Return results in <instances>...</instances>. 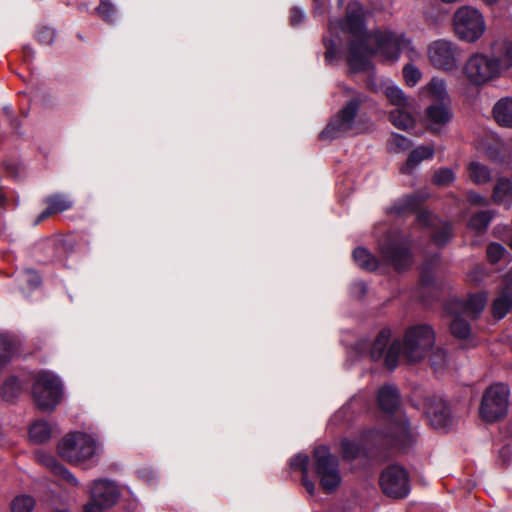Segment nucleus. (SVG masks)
Instances as JSON below:
<instances>
[{
	"instance_id": "1",
	"label": "nucleus",
	"mask_w": 512,
	"mask_h": 512,
	"mask_svg": "<svg viewBox=\"0 0 512 512\" xmlns=\"http://www.w3.org/2000/svg\"><path fill=\"white\" fill-rule=\"evenodd\" d=\"M367 11L357 1L347 6L346 17L342 20L331 21L329 30L332 35L343 31L351 36L349 45L348 64L354 72L363 71L370 67V58L380 54L384 60L395 62L401 52L414 61L420 58L419 51L413 46L411 39L403 33L390 30L368 32L365 21Z\"/></svg>"
},
{
	"instance_id": "2",
	"label": "nucleus",
	"mask_w": 512,
	"mask_h": 512,
	"mask_svg": "<svg viewBox=\"0 0 512 512\" xmlns=\"http://www.w3.org/2000/svg\"><path fill=\"white\" fill-rule=\"evenodd\" d=\"M435 331L429 324L409 326L401 339L394 340L386 354L385 366L394 369L400 357L408 363L423 361L435 345Z\"/></svg>"
},
{
	"instance_id": "3",
	"label": "nucleus",
	"mask_w": 512,
	"mask_h": 512,
	"mask_svg": "<svg viewBox=\"0 0 512 512\" xmlns=\"http://www.w3.org/2000/svg\"><path fill=\"white\" fill-rule=\"evenodd\" d=\"M58 451L60 456L70 464L89 469L98 463L103 446L93 435L74 431L62 438Z\"/></svg>"
},
{
	"instance_id": "4",
	"label": "nucleus",
	"mask_w": 512,
	"mask_h": 512,
	"mask_svg": "<svg viewBox=\"0 0 512 512\" xmlns=\"http://www.w3.org/2000/svg\"><path fill=\"white\" fill-rule=\"evenodd\" d=\"M32 397L37 407L43 411H53L63 398V383L50 371H40L34 375Z\"/></svg>"
},
{
	"instance_id": "5",
	"label": "nucleus",
	"mask_w": 512,
	"mask_h": 512,
	"mask_svg": "<svg viewBox=\"0 0 512 512\" xmlns=\"http://www.w3.org/2000/svg\"><path fill=\"white\" fill-rule=\"evenodd\" d=\"M509 387L502 383H495L488 387L482 396L479 413L487 423H493L504 418L509 406Z\"/></svg>"
},
{
	"instance_id": "6",
	"label": "nucleus",
	"mask_w": 512,
	"mask_h": 512,
	"mask_svg": "<svg viewBox=\"0 0 512 512\" xmlns=\"http://www.w3.org/2000/svg\"><path fill=\"white\" fill-rule=\"evenodd\" d=\"M362 102H364L363 97L351 99L327 124L320 138L331 141L348 132L359 133L356 128V116Z\"/></svg>"
},
{
	"instance_id": "7",
	"label": "nucleus",
	"mask_w": 512,
	"mask_h": 512,
	"mask_svg": "<svg viewBox=\"0 0 512 512\" xmlns=\"http://www.w3.org/2000/svg\"><path fill=\"white\" fill-rule=\"evenodd\" d=\"M427 57L435 69L454 72L460 67L462 49L455 42L438 39L428 46Z\"/></svg>"
},
{
	"instance_id": "8",
	"label": "nucleus",
	"mask_w": 512,
	"mask_h": 512,
	"mask_svg": "<svg viewBox=\"0 0 512 512\" xmlns=\"http://www.w3.org/2000/svg\"><path fill=\"white\" fill-rule=\"evenodd\" d=\"M453 25L456 35L470 43L477 41L486 30L483 15L470 6H462L455 12Z\"/></svg>"
},
{
	"instance_id": "9",
	"label": "nucleus",
	"mask_w": 512,
	"mask_h": 512,
	"mask_svg": "<svg viewBox=\"0 0 512 512\" xmlns=\"http://www.w3.org/2000/svg\"><path fill=\"white\" fill-rule=\"evenodd\" d=\"M462 71L467 81L476 86L483 85L501 74L497 60L483 53H474L469 56Z\"/></svg>"
},
{
	"instance_id": "10",
	"label": "nucleus",
	"mask_w": 512,
	"mask_h": 512,
	"mask_svg": "<svg viewBox=\"0 0 512 512\" xmlns=\"http://www.w3.org/2000/svg\"><path fill=\"white\" fill-rule=\"evenodd\" d=\"M409 239L393 232L379 242V249L384 260L391 264L396 270H403L412 264V254L409 249Z\"/></svg>"
},
{
	"instance_id": "11",
	"label": "nucleus",
	"mask_w": 512,
	"mask_h": 512,
	"mask_svg": "<svg viewBox=\"0 0 512 512\" xmlns=\"http://www.w3.org/2000/svg\"><path fill=\"white\" fill-rule=\"evenodd\" d=\"M314 469L324 491L331 492L341 482L337 458L326 446H318L313 451Z\"/></svg>"
},
{
	"instance_id": "12",
	"label": "nucleus",
	"mask_w": 512,
	"mask_h": 512,
	"mask_svg": "<svg viewBox=\"0 0 512 512\" xmlns=\"http://www.w3.org/2000/svg\"><path fill=\"white\" fill-rule=\"evenodd\" d=\"M380 485L383 492L391 498H404L410 492L408 473L398 465L389 466L382 472Z\"/></svg>"
},
{
	"instance_id": "13",
	"label": "nucleus",
	"mask_w": 512,
	"mask_h": 512,
	"mask_svg": "<svg viewBox=\"0 0 512 512\" xmlns=\"http://www.w3.org/2000/svg\"><path fill=\"white\" fill-rule=\"evenodd\" d=\"M386 438L387 443L398 446L401 449H405L413 444L415 437L403 413L398 412L396 416L389 418V429Z\"/></svg>"
},
{
	"instance_id": "14",
	"label": "nucleus",
	"mask_w": 512,
	"mask_h": 512,
	"mask_svg": "<svg viewBox=\"0 0 512 512\" xmlns=\"http://www.w3.org/2000/svg\"><path fill=\"white\" fill-rule=\"evenodd\" d=\"M425 414L430 425L437 430H447L454 418L448 404L442 399L429 398L425 402Z\"/></svg>"
},
{
	"instance_id": "15",
	"label": "nucleus",
	"mask_w": 512,
	"mask_h": 512,
	"mask_svg": "<svg viewBox=\"0 0 512 512\" xmlns=\"http://www.w3.org/2000/svg\"><path fill=\"white\" fill-rule=\"evenodd\" d=\"M90 493L94 501H97L106 508L114 505L119 497L116 485L105 479L95 480L91 486Z\"/></svg>"
},
{
	"instance_id": "16",
	"label": "nucleus",
	"mask_w": 512,
	"mask_h": 512,
	"mask_svg": "<svg viewBox=\"0 0 512 512\" xmlns=\"http://www.w3.org/2000/svg\"><path fill=\"white\" fill-rule=\"evenodd\" d=\"M450 102H436L425 110V122L430 130L437 131L446 125L451 117Z\"/></svg>"
},
{
	"instance_id": "17",
	"label": "nucleus",
	"mask_w": 512,
	"mask_h": 512,
	"mask_svg": "<svg viewBox=\"0 0 512 512\" xmlns=\"http://www.w3.org/2000/svg\"><path fill=\"white\" fill-rule=\"evenodd\" d=\"M503 281L499 296L492 305L493 316L498 319L505 317L512 307V271L505 275Z\"/></svg>"
},
{
	"instance_id": "18",
	"label": "nucleus",
	"mask_w": 512,
	"mask_h": 512,
	"mask_svg": "<svg viewBox=\"0 0 512 512\" xmlns=\"http://www.w3.org/2000/svg\"><path fill=\"white\" fill-rule=\"evenodd\" d=\"M420 98L434 99L436 102H450L446 81L439 77H433L419 90Z\"/></svg>"
},
{
	"instance_id": "19",
	"label": "nucleus",
	"mask_w": 512,
	"mask_h": 512,
	"mask_svg": "<svg viewBox=\"0 0 512 512\" xmlns=\"http://www.w3.org/2000/svg\"><path fill=\"white\" fill-rule=\"evenodd\" d=\"M20 347L21 341L16 335L0 332V366H6L19 352Z\"/></svg>"
},
{
	"instance_id": "20",
	"label": "nucleus",
	"mask_w": 512,
	"mask_h": 512,
	"mask_svg": "<svg viewBox=\"0 0 512 512\" xmlns=\"http://www.w3.org/2000/svg\"><path fill=\"white\" fill-rule=\"evenodd\" d=\"M39 461L49 468L55 475H58L62 477L64 480L67 481L72 486H78L79 481L78 479L61 463L58 462V460L49 454L41 453L38 455Z\"/></svg>"
},
{
	"instance_id": "21",
	"label": "nucleus",
	"mask_w": 512,
	"mask_h": 512,
	"mask_svg": "<svg viewBox=\"0 0 512 512\" xmlns=\"http://www.w3.org/2000/svg\"><path fill=\"white\" fill-rule=\"evenodd\" d=\"M494 203L503 205L507 209L512 205V178H499L492 195Z\"/></svg>"
},
{
	"instance_id": "22",
	"label": "nucleus",
	"mask_w": 512,
	"mask_h": 512,
	"mask_svg": "<svg viewBox=\"0 0 512 512\" xmlns=\"http://www.w3.org/2000/svg\"><path fill=\"white\" fill-rule=\"evenodd\" d=\"M399 400V392L395 386L385 385L379 389L378 403L384 411L388 413L394 412L399 405Z\"/></svg>"
},
{
	"instance_id": "23",
	"label": "nucleus",
	"mask_w": 512,
	"mask_h": 512,
	"mask_svg": "<svg viewBox=\"0 0 512 512\" xmlns=\"http://www.w3.org/2000/svg\"><path fill=\"white\" fill-rule=\"evenodd\" d=\"M493 115L500 126L512 128V97L498 100L493 107Z\"/></svg>"
},
{
	"instance_id": "24",
	"label": "nucleus",
	"mask_w": 512,
	"mask_h": 512,
	"mask_svg": "<svg viewBox=\"0 0 512 512\" xmlns=\"http://www.w3.org/2000/svg\"><path fill=\"white\" fill-rule=\"evenodd\" d=\"M309 457L306 454H298L290 460V467L292 470L300 471L302 473V484L310 495L315 492V484L309 479Z\"/></svg>"
},
{
	"instance_id": "25",
	"label": "nucleus",
	"mask_w": 512,
	"mask_h": 512,
	"mask_svg": "<svg viewBox=\"0 0 512 512\" xmlns=\"http://www.w3.org/2000/svg\"><path fill=\"white\" fill-rule=\"evenodd\" d=\"M391 332L390 330H382L375 340L373 341L370 348V357L373 361L384 360L386 358V354L389 351V342H390Z\"/></svg>"
},
{
	"instance_id": "26",
	"label": "nucleus",
	"mask_w": 512,
	"mask_h": 512,
	"mask_svg": "<svg viewBox=\"0 0 512 512\" xmlns=\"http://www.w3.org/2000/svg\"><path fill=\"white\" fill-rule=\"evenodd\" d=\"M412 108H395L389 114L391 123L398 129L408 130L414 126L415 118L412 114Z\"/></svg>"
},
{
	"instance_id": "27",
	"label": "nucleus",
	"mask_w": 512,
	"mask_h": 512,
	"mask_svg": "<svg viewBox=\"0 0 512 512\" xmlns=\"http://www.w3.org/2000/svg\"><path fill=\"white\" fill-rule=\"evenodd\" d=\"M433 155V146L426 145L417 147L409 154L406 164L401 169L402 173H410L423 160L432 158Z\"/></svg>"
},
{
	"instance_id": "28",
	"label": "nucleus",
	"mask_w": 512,
	"mask_h": 512,
	"mask_svg": "<svg viewBox=\"0 0 512 512\" xmlns=\"http://www.w3.org/2000/svg\"><path fill=\"white\" fill-rule=\"evenodd\" d=\"M493 58L500 64V73L512 67V42H498L493 46Z\"/></svg>"
},
{
	"instance_id": "29",
	"label": "nucleus",
	"mask_w": 512,
	"mask_h": 512,
	"mask_svg": "<svg viewBox=\"0 0 512 512\" xmlns=\"http://www.w3.org/2000/svg\"><path fill=\"white\" fill-rule=\"evenodd\" d=\"M384 94L389 102L396 108H412V102L400 87L392 83H387L384 86Z\"/></svg>"
},
{
	"instance_id": "30",
	"label": "nucleus",
	"mask_w": 512,
	"mask_h": 512,
	"mask_svg": "<svg viewBox=\"0 0 512 512\" xmlns=\"http://www.w3.org/2000/svg\"><path fill=\"white\" fill-rule=\"evenodd\" d=\"M493 216L492 211L477 212L469 219L468 228L477 235L484 234Z\"/></svg>"
},
{
	"instance_id": "31",
	"label": "nucleus",
	"mask_w": 512,
	"mask_h": 512,
	"mask_svg": "<svg viewBox=\"0 0 512 512\" xmlns=\"http://www.w3.org/2000/svg\"><path fill=\"white\" fill-rule=\"evenodd\" d=\"M468 175L472 182L477 185L486 184L491 181V171L480 162L473 161L468 166Z\"/></svg>"
},
{
	"instance_id": "32",
	"label": "nucleus",
	"mask_w": 512,
	"mask_h": 512,
	"mask_svg": "<svg viewBox=\"0 0 512 512\" xmlns=\"http://www.w3.org/2000/svg\"><path fill=\"white\" fill-rule=\"evenodd\" d=\"M487 299L484 292L471 295L463 305V312L469 316L477 317L486 306Z\"/></svg>"
},
{
	"instance_id": "33",
	"label": "nucleus",
	"mask_w": 512,
	"mask_h": 512,
	"mask_svg": "<svg viewBox=\"0 0 512 512\" xmlns=\"http://www.w3.org/2000/svg\"><path fill=\"white\" fill-rule=\"evenodd\" d=\"M52 435V427L46 421H36L29 429V437L31 441L37 444L44 443L50 439Z\"/></svg>"
},
{
	"instance_id": "34",
	"label": "nucleus",
	"mask_w": 512,
	"mask_h": 512,
	"mask_svg": "<svg viewBox=\"0 0 512 512\" xmlns=\"http://www.w3.org/2000/svg\"><path fill=\"white\" fill-rule=\"evenodd\" d=\"M355 263L367 271H375L378 268V260L365 248H356L353 251Z\"/></svg>"
},
{
	"instance_id": "35",
	"label": "nucleus",
	"mask_w": 512,
	"mask_h": 512,
	"mask_svg": "<svg viewBox=\"0 0 512 512\" xmlns=\"http://www.w3.org/2000/svg\"><path fill=\"white\" fill-rule=\"evenodd\" d=\"M22 391V383L16 376H9L3 382L0 392L2 399L12 401L17 398Z\"/></svg>"
},
{
	"instance_id": "36",
	"label": "nucleus",
	"mask_w": 512,
	"mask_h": 512,
	"mask_svg": "<svg viewBox=\"0 0 512 512\" xmlns=\"http://www.w3.org/2000/svg\"><path fill=\"white\" fill-rule=\"evenodd\" d=\"M422 200L423 197L419 196L418 194H411L397 201L393 205L392 210L397 214L414 211L419 207Z\"/></svg>"
},
{
	"instance_id": "37",
	"label": "nucleus",
	"mask_w": 512,
	"mask_h": 512,
	"mask_svg": "<svg viewBox=\"0 0 512 512\" xmlns=\"http://www.w3.org/2000/svg\"><path fill=\"white\" fill-rule=\"evenodd\" d=\"M45 203L49 205L54 214L64 212L70 209L73 205V202L68 198V196L63 194L51 195L45 199Z\"/></svg>"
},
{
	"instance_id": "38",
	"label": "nucleus",
	"mask_w": 512,
	"mask_h": 512,
	"mask_svg": "<svg viewBox=\"0 0 512 512\" xmlns=\"http://www.w3.org/2000/svg\"><path fill=\"white\" fill-rule=\"evenodd\" d=\"M450 330L454 337L458 339H468L471 335L470 324L460 316H455L450 324Z\"/></svg>"
},
{
	"instance_id": "39",
	"label": "nucleus",
	"mask_w": 512,
	"mask_h": 512,
	"mask_svg": "<svg viewBox=\"0 0 512 512\" xmlns=\"http://www.w3.org/2000/svg\"><path fill=\"white\" fill-rule=\"evenodd\" d=\"M35 506V500L30 495H19L11 502L12 512H31Z\"/></svg>"
},
{
	"instance_id": "40",
	"label": "nucleus",
	"mask_w": 512,
	"mask_h": 512,
	"mask_svg": "<svg viewBox=\"0 0 512 512\" xmlns=\"http://www.w3.org/2000/svg\"><path fill=\"white\" fill-rule=\"evenodd\" d=\"M486 253L487 258L491 263H497L501 259L505 258V256H509V252L506 248L496 242H492L488 245Z\"/></svg>"
},
{
	"instance_id": "41",
	"label": "nucleus",
	"mask_w": 512,
	"mask_h": 512,
	"mask_svg": "<svg viewBox=\"0 0 512 512\" xmlns=\"http://www.w3.org/2000/svg\"><path fill=\"white\" fill-rule=\"evenodd\" d=\"M403 77L405 83L414 87L422 78V72L413 64H406L403 67Z\"/></svg>"
},
{
	"instance_id": "42",
	"label": "nucleus",
	"mask_w": 512,
	"mask_h": 512,
	"mask_svg": "<svg viewBox=\"0 0 512 512\" xmlns=\"http://www.w3.org/2000/svg\"><path fill=\"white\" fill-rule=\"evenodd\" d=\"M98 15L106 22H113L116 16L115 7L107 0H101L97 7Z\"/></svg>"
},
{
	"instance_id": "43",
	"label": "nucleus",
	"mask_w": 512,
	"mask_h": 512,
	"mask_svg": "<svg viewBox=\"0 0 512 512\" xmlns=\"http://www.w3.org/2000/svg\"><path fill=\"white\" fill-rule=\"evenodd\" d=\"M431 365L435 370L442 369L447 363V352L445 349L437 347L431 353Z\"/></svg>"
},
{
	"instance_id": "44",
	"label": "nucleus",
	"mask_w": 512,
	"mask_h": 512,
	"mask_svg": "<svg viewBox=\"0 0 512 512\" xmlns=\"http://www.w3.org/2000/svg\"><path fill=\"white\" fill-rule=\"evenodd\" d=\"M451 225L448 223H443L439 229V231L433 233V241L439 245H445L451 238Z\"/></svg>"
},
{
	"instance_id": "45",
	"label": "nucleus",
	"mask_w": 512,
	"mask_h": 512,
	"mask_svg": "<svg viewBox=\"0 0 512 512\" xmlns=\"http://www.w3.org/2000/svg\"><path fill=\"white\" fill-rule=\"evenodd\" d=\"M341 450L342 456L346 460H352L356 458L360 453L359 445L346 439L341 443Z\"/></svg>"
},
{
	"instance_id": "46",
	"label": "nucleus",
	"mask_w": 512,
	"mask_h": 512,
	"mask_svg": "<svg viewBox=\"0 0 512 512\" xmlns=\"http://www.w3.org/2000/svg\"><path fill=\"white\" fill-rule=\"evenodd\" d=\"M454 179V172L448 168L440 169L434 175V183L439 186H446L453 182Z\"/></svg>"
},
{
	"instance_id": "47",
	"label": "nucleus",
	"mask_w": 512,
	"mask_h": 512,
	"mask_svg": "<svg viewBox=\"0 0 512 512\" xmlns=\"http://www.w3.org/2000/svg\"><path fill=\"white\" fill-rule=\"evenodd\" d=\"M323 41L326 48L325 60L327 62H332L336 57L339 41L337 39H329L327 37H325Z\"/></svg>"
},
{
	"instance_id": "48",
	"label": "nucleus",
	"mask_w": 512,
	"mask_h": 512,
	"mask_svg": "<svg viewBox=\"0 0 512 512\" xmlns=\"http://www.w3.org/2000/svg\"><path fill=\"white\" fill-rule=\"evenodd\" d=\"M389 144L393 149L397 151L406 150L410 147L409 140L400 134H392L389 140Z\"/></svg>"
},
{
	"instance_id": "49",
	"label": "nucleus",
	"mask_w": 512,
	"mask_h": 512,
	"mask_svg": "<svg viewBox=\"0 0 512 512\" xmlns=\"http://www.w3.org/2000/svg\"><path fill=\"white\" fill-rule=\"evenodd\" d=\"M37 38L39 42L50 45L54 41L55 31L51 28H42L38 31Z\"/></svg>"
},
{
	"instance_id": "50",
	"label": "nucleus",
	"mask_w": 512,
	"mask_h": 512,
	"mask_svg": "<svg viewBox=\"0 0 512 512\" xmlns=\"http://www.w3.org/2000/svg\"><path fill=\"white\" fill-rule=\"evenodd\" d=\"M305 19L304 12L299 8H292L290 11V23L293 27H297L303 23Z\"/></svg>"
},
{
	"instance_id": "51",
	"label": "nucleus",
	"mask_w": 512,
	"mask_h": 512,
	"mask_svg": "<svg viewBox=\"0 0 512 512\" xmlns=\"http://www.w3.org/2000/svg\"><path fill=\"white\" fill-rule=\"evenodd\" d=\"M417 221L421 226H436L439 222L429 212H420L417 216Z\"/></svg>"
},
{
	"instance_id": "52",
	"label": "nucleus",
	"mask_w": 512,
	"mask_h": 512,
	"mask_svg": "<svg viewBox=\"0 0 512 512\" xmlns=\"http://www.w3.org/2000/svg\"><path fill=\"white\" fill-rule=\"evenodd\" d=\"M468 200L473 205L487 206L489 204L488 199L475 192L468 193Z\"/></svg>"
},
{
	"instance_id": "53",
	"label": "nucleus",
	"mask_w": 512,
	"mask_h": 512,
	"mask_svg": "<svg viewBox=\"0 0 512 512\" xmlns=\"http://www.w3.org/2000/svg\"><path fill=\"white\" fill-rule=\"evenodd\" d=\"M103 509H106V507L94 501L93 498L84 506V512H101Z\"/></svg>"
},
{
	"instance_id": "54",
	"label": "nucleus",
	"mask_w": 512,
	"mask_h": 512,
	"mask_svg": "<svg viewBox=\"0 0 512 512\" xmlns=\"http://www.w3.org/2000/svg\"><path fill=\"white\" fill-rule=\"evenodd\" d=\"M26 281L30 284L32 288H35L40 285L41 279L37 273L33 271H28L26 273Z\"/></svg>"
},
{
	"instance_id": "55",
	"label": "nucleus",
	"mask_w": 512,
	"mask_h": 512,
	"mask_svg": "<svg viewBox=\"0 0 512 512\" xmlns=\"http://www.w3.org/2000/svg\"><path fill=\"white\" fill-rule=\"evenodd\" d=\"M468 277L471 282H480L483 280V271L477 267L469 273Z\"/></svg>"
},
{
	"instance_id": "56",
	"label": "nucleus",
	"mask_w": 512,
	"mask_h": 512,
	"mask_svg": "<svg viewBox=\"0 0 512 512\" xmlns=\"http://www.w3.org/2000/svg\"><path fill=\"white\" fill-rule=\"evenodd\" d=\"M52 214H54V212L52 211V209L49 207V205H47V208L38 215V217L36 218L35 220V225L41 223L42 221H44L46 218H48L49 216H51Z\"/></svg>"
},
{
	"instance_id": "57",
	"label": "nucleus",
	"mask_w": 512,
	"mask_h": 512,
	"mask_svg": "<svg viewBox=\"0 0 512 512\" xmlns=\"http://www.w3.org/2000/svg\"><path fill=\"white\" fill-rule=\"evenodd\" d=\"M366 292V285L364 282H356L353 286V293L357 296H361Z\"/></svg>"
},
{
	"instance_id": "58",
	"label": "nucleus",
	"mask_w": 512,
	"mask_h": 512,
	"mask_svg": "<svg viewBox=\"0 0 512 512\" xmlns=\"http://www.w3.org/2000/svg\"><path fill=\"white\" fill-rule=\"evenodd\" d=\"M5 202V196L0 192V205Z\"/></svg>"
},
{
	"instance_id": "59",
	"label": "nucleus",
	"mask_w": 512,
	"mask_h": 512,
	"mask_svg": "<svg viewBox=\"0 0 512 512\" xmlns=\"http://www.w3.org/2000/svg\"><path fill=\"white\" fill-rule=\"evenodd\" d=\"M443 3H454V2H457L458 0H441Z\"/></svg>"
},
{
	"instance_id": "60",
	"label": "nucleus",
	"mask_w": 512,
	"mask_h": 512,
	"mask_svg": "<svg viewBox=\"0 0 512 512\" xmlns=\"http://www.w3.org/2000/svg\"><path fill=\"white\" fill-rule=\"evenodd\" d=\"M504 453H508V449H507V448H503V449L501 450V452H500V454H501V455H502V454H504Z\"/></svg>"
}]
</instances>
